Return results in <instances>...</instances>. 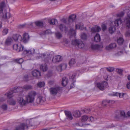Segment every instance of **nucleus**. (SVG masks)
I'll use <instances>...</instances> for the list:
<instances>
[{
	"label": "nucleus",
	"instance_id": "09e8293b",
	"mask_svg": "<svg viewBox=\"0 0 130 130\" xmlns=\"http://www.w3.org/2000/svg\"><path fill=\"white\" fill-rule=\"evenodd\" d=\"M16 61L19 63H22L24 61L23 59L22 58H20L19 59H17Z\"/></svg>",
	"mask_w": 130,
	"mask_h": 130
},
{
	"label": "nucleus",
	"instance_id": "4468645a",
	"mask_svg": "<svg viewBox=\"0 0 130 130\" xmlns=\"http://www.w3.org/2000/svg\"><path fill=\"white\" fill-rule=\"evenodd\" d=\"M101 30L100 27L97 26L92 27L91 29V31L92 33L98 32L100 31Z\"/></svg>",
	"mask_w": 130,
	"mask_h": 130
},
{
	"label": "nucleus",
	"instance_id": "4d7b16f0",
	"mask_svg": "<svg viewBox=\"0 0 130 130\" xmlns=\"http://www.w3.org/2000/svg\"><path fill=\"white\" fill-rule=\"evenodd\" d=\"M108 103H110L111 104H113L115 102V101L112 100H108Z\"/></svg>",
	"mask_w": 130,
	"mask_h": 130
},
{
	"label": "nucleus",
	"instance_id": "680f3d73",
	"mask_svg": "<svg viewBox=\"0 0 130 130\" xmlns=\"http://www.w3.org/2000/svg\"><path fill=\"white\" fill-rule=\"evenodd\" d=\"M51 32V31L50 30H48L46 31L45 32V34H49Z\"/></svg>",
	"mask_w": 130,
	"mask_h": 130
},
{
	"label": "nucleus",
	"instance_id": "6e6552de",
	"mask_svg": "<svg viewBox=\"0 0 130 130\" xmlns=\"http://www.w3.org/2000/svg\"><path fill=\"white\" fill-rule=\"evenodd\" d=\"M111 96L118 97L119 98H123L127 97V95L126 93H119L118 92H112L109 94Z\"/></svg>",
	"mask_w": 130,
	"mask_h": 130
},
{
	"label": "nucleus",
	"instance_id": "8fccbe9b",
	"mask_svg": "<svg viewBox=\"0 0 130 130\" xmlns=\"http://www.w3.org/2000/svg\"><path fill=\"white\" fill-rule=\"evenodd\" d=\"M114 70V68L113 67H109L107 68V70L110 72Z\"/></svg>",
	"mask_w": 130,
	"mask_h": 130
},
{
	"label": "nucleus",
	"instance_id": "b1692460",
	"mask_svg": "<svg viewBox=\"0 0 130 130\" xmlns=\"http://www.w3.org/2000/svg\"><path fill=\"white\" fill-rule=\"evenodd\" d=\"M73 116L77 118L80 117L82 113L79 110H77L74 111L73 113Z\"/></svg>",
	"mask_w": 130,
	"mask_h": 130
},
{
	"label": "nucleus",
	"instance_id": "dca6fc26",
	"mask_svg": "<svg viewBox=\"0 0 130 130\" xmlns=\"http://www.w3.org/2000/svg\"><path fill=\"white\" fill-rule=\"evenodd\" d=\"M67 66V64H62L57 67L58 71L61 72L63 69H65Z\"/></svg>",
	"mask_w": 130,
	"mask_h": 130
},
{
	"label": "nucleus",
	"instance_id": "e2e57ef3",
	"mask_svg": "<svg viewBox=\"0 0 130 130\" xmlns=\"http://www.w3.org/2000/svg\"><path fill=\"white\" fill-rule=\"evenodd\" d=\"M5 100V98H0V101L1 102H3Z\"/></svg>",
	"mask_w": 130,
	"mask_h": 130
},
{
	"label": "nucleus",
	"instance_id": "2f4dec72",
	"mask_svg": "<svg viewBox=\"0 0 130 130\" xmlns=\"http://www.w3.org/2000/svg\"><path fill=\"white\" fill-rule=\"evenodd\" d=\"M117 42L119 45H122L124 42V40L123 37H119L117 40Z\"/></svg>",
	"mask_w": 130,
	"mask_h": 130
},
{
	"label": "nucleus",
	"instance_id": "473e14b6",
	"mask_svg": "<svg viewBox=\"0 0 130 130\" xmlns=\"http://www.w3.org/2000/svg\"><path fill=\"white\" fill-rule=\"evenodd\" d=\"M36 92L34 91H31L29 92L28 95V98H34L36 95Z\"/></svg>",
	"mask_w": 130,
	"mask_h": 130
},
{
	"label": "nucleus",
	"instance_id": "69168bd1",
	"mask_svg": "<svg viewBox=\"0 0 130 130\" xmlns=\"http://www.w3.org/2000/svg\"><path fill=\"white\" fill-rule=\"evenodd\" d=\"M62 21L64 23H66V20L64 19H62Z\"/></svg>",
	"mask_w": 130,
	"mask_h": 130
},
{
	"label": "nucleus",
	"instance_id": "0eeeda50",
	"mask_svg": "<svg viewBox=\"0 0 130 130\" xmlns=\"http://www.w3.org/2000/svg\"><path fill=\"white\" fill-rule=\"evenodd\" d=\"M13 48L15 50L17 51L18 52L23 51L24 54V46L20 44H14L13 45Z\"/></svg>",
	"mask_w": 130,
	"mask_h": 130
},
{
	"label": "nucleus",
	"instance_id": "c9c22d12",
	"mask_svg": "<svg viewBox=\"0 0 130 130\" xmlns=\"http://www.w3.org/2000/svg\"><path fill=\"white\" fill-rule=\"evenodd\" d=\"M0 108L3 111H6L7 109L8 106L6 104H3L0 106Z\"/></svg>",
	"mask_w": 130,
	"mask_h": 130
},
{
	"label": "nucleus",
	"instance_id": "7c9ffc66",
	"mask_svg": "<svg viewBox=\"0 0 130 130\" xmlns=\"http://www.w3.org/2000/svg\"><path fill=\"white\" fill-rule=\"evenodd\" d=\"M59 28L61 31H63L64 30L65 32H66L67 30V28L64 25H63L62 24H61L59 25Z\"/></svg>",
	"mask_w": 130,
	"mask_h": 130
},
{
	"label": "nucleus",
	"instance_id": "9d476101",
	"mask_svg": "<svg viewBox=\"0 0 130 130\" xmlns=\"http://www.w3.org/2000/svg\"><path fill=\"white\" fill-rule=\"evenodd\" d=\"M79 72H81L82 73L83 72H80V70H78L76 72V74H74L71 77V78H70L72 82H73L71 84V88H73L74 87L75 85L74 83L76 81L75 77L76 76V75H77V74H78V73Z\"/></svg>",
	"mask_w": 130,
	"mask_h": 130
},
{
	"label": "nucleus",
	"instance_id": "ea45409f",
	"mask_svg": "<svg viewBox=\"0 0 130 130\" xmlns=\"http://www.w3.org/2000/svg\"><path fill=\"white\" fill-rule=\"evenodd\" d=\"M76 63L75 59H71L69 63V64L70 66H72Z\"/></svg>",
	"mask_w": 130,
	"mask_h": 130
},
{
	"label": "nucleus",
	"instance_id": "a878e982",
	"mask_svg": "<svg viewBox=\"0 0 130 130\" xmlns=\"http://www.w3.org/2000/svg\"><path fill=\"white\" fill-rule=\"evenodd\" d=\"M116 46V43H112L108 46H106L105 48L107 50H109L110 49H112L115 47Z\"/></svg>",
	"mask_w": 130,
	"mask_h": 130
},
{
	"label": "nucleus",
	"instance_id": "774afa93",
	"mask_svg": "<svg viewBox=\"0 0 130 130\" xmlns=\"http://www.w3.org/2000/svg\"><path fill=\"white\" fill-rule=\"evenodd\" d=\"M127 78L128 80H130V75H128V76Z\"/></svg>",
	"mask_w": 130,
	"mask_h": 130
},
{
	"label": "nucleus",
	"instance_id": "a19ab883",
	"mask_svg": "<svg viewBox=\"0 0 130 130\" xmlns=\"http://www.w3.org/2000/svg\"><path fill=\"white\" fill-rule=\"evenodd\" d=\"M8 30L9 29L7 28H4L3 29L2 32V34L3 35H5L7 34L8 32Z\"/></svg>",
	"mask_w": 130,
	"mask_h": 130
},
{
	"label": "nucleus",
	"instance_id": "13d9d810",
	"mask_svg": "<svg viewBox=\"0 0 130 130\" xmlns=\"http://www.w3.org/2000/svg\"><path fill=\"white\" fill-rule=\"evenodd\" d=\"M123 52L122 51H119L118 52V55H120L121 54H123Z\"/></svg>",
	"mask_w": 130,
	"mask_h": 130
},
{
	"label": "nucleus",
	"instance_id": "e433bc0d",
	"mask_svg": "<svg viewBox=\"0 0 130 130\" xmlns=\"http://www.w3.org/2000/svg\"><path fill=\"white\" fill-rule=\"evenodd\" d=\"M91 111V109L89 108H86L85 109H83L81 110L82 112L85 113H90Z\"/></svg>",
	"mask_w": 130,
	"mask_h": 130
},
{
	"label": "nucleus",
	"instance_id": "4c0bfd02",
	"mask_svg": "<svg viewBox=\"0 0 130 130\" xmlns=\"http://www.w3.org/2000/svg\"><path fill=\"white\" fill-rule=\"evenodd\" d=\"M23 90H26L31 89L32 88V87L30 85H26L24 86L23 87Z\"/></svg>",
	"mask_w": 130,
	"mask_h": 130
},
{
	"label": "nucleus",
	"instance_id": "a18cd8bd",
	"mask_svg": "<svg viewBox=\"0 0 130 130\" xmlns=\"http://www.w3.org/2000/svg\"><path fill=\"white\" fill-rule=\"evenodd\" d=\"M56 37L58 39H60L62 37V35L59 32H57L56 33Z\"/></svg>",
	"mask_w": 130,
	"mask_h": 130
},
{
	"label": "nucleus",
	"instance_id": "f704fd0d",
	"mask_svg": "<svg viewBox=\"0 0 130 130\" xmlns=\"http://www.w3.org/2000/svg\"><path fill=\"white\" fill-rule=\"evenodd\" d=\"M94 41L96 42L100 41L101 39L99 35L98 34H96V36L94 37Z\"/></svg>",
	"mask_w": 130,
	"mask_h": 130
},
{
	"label": "nucleus",
	"instance_id": "49530a36",
	"mask_svg": "<svg viewBox=\"0 0 130 130\" xmlns=\"http://www.w3.org/2000/svg\"><path fill=\"white\" fill-rule=\"evenodd\" d=\"M108 103V100H105L103 101L102 105L103 106L105 107Z\"/></svg>",
	"mask_w": 130,
	"mask_h": 130
},
{
	"label": "nucleus",
	"instance_id": "c03bdc74",
	"mask_svg": "<svg viewBox=\"0 0 130 130\" xmlns=\"http://www.w3.org/2000/svg\"><path fill=\"white\" fill-rule=\"evenodd\" d=\"M37 85L38 87H41L44 86L45 83L44 82H40Z\"/></svg>",
	"mask_w": 130,
	"mask_h": 130
},
{
	"label": "nucleus",
	"instance_id": "338daca9",
	"mask_svg": "<svg viewBox=\"0 0 130 130\" xmlns=\"http://www.w3.org/2000/svg\"><path fill=\"white\" fill-rule=\"evenodd\" d=\"M127 115L129 117H130V111H129L127 113Z\"/></svg>",
	"mask_w": 130,
	"mask_h": 130
},
{
	"label": "nucleus",
	"instance_id": "37998d69",
	"mask_svg": "<svg viewBox=\"0 0 130 130\" xmlns=\"http://www.w3.org/2000/svg\"><path fill=\"white\" fill-rule=\"evenodd\" d=\"M36 26H42L43 25V23L42 22L37 21L35 23Z\"/></svg>",
	"mask_w": 130,
	"mask_h": 130
},
{
	"label": "nucleus",
	"instance_id": "20e7f679",
	"mask_svg": "<svg viewBox=\"0 0 130 130\" xmlns=\"http://www.w3.org/2000/svg\"><path fill=\"white\" fill-rule=\"evenodd\" d=\"M5 6L4 2H0V15L3 19H8L10 17V14L9 12H7Z\"/></svg>",
	"mask_w": 130,
	"mask_h": 130
},
{
	"label": "nucleus",
	"instance_id": "4be33fe9",
	"mask_svg": "<svg viewBox=\"0 0 130 130\" xmlns=\"http://www.w3.org/2000/svg\"><path fill=\"white\" fill-rule=\"evenodd\" d=\"M76 18V15L75 14H72L69 17L68 21L69 23H71L74 22Z\"/></svg>",
	"mask_w": 130,
	"mask_h": 130
},
{
	"label": "nucleus",
	"instance_id": "6e6d98bb",
	"mask_svg": "<svg viewBox=\"0 0 130 130\" xmlns=\"http://www.w3.org/2000/svg\"><path fill=\"white\" fill-rule=\"evenodd\" d=\"M120 114L121 116L124 117L125 116V113L123 111H122L120 112Z\"/></svg>",
	"mask_w": 130,
	"mask_h": 130
},
{
	"label": "nucleus",
	"instance_id": "2eb2a0df",
	"mask_svg": "<svg viewBox=\"0 0 130 130\" xmlns=\"http://www.w3.org/2000/svg\"><path fill=\"white\" fill-rule=\"evenodd\" d=\"M32 75L37 78H39L41 76L40 72L37 70H34L32 72Z\"/></svg>",
	"mask_w": 130,
	"mask_h": 130
},
{
	"label": "nucleus",
	"instance_id": "3c124183",
	"mask_svg": "<svg viewBox=\"0 0 130 130\" xmlns=\"http://www.w3.org/2000/svg\"><path fill=\"white\" fill-rule=\"evenodd\" d=\"M81 38L83 39H86L87 35L85 33H83L81 34Z\"/></svg>",
	"mask_w": 130,
	"mask_h": 130
},
{
	"label": "nucleus",
	"instance_id": "864d4df0",
	"mask_svg": "<svg viewBox=\"0 0 130 130\" xmlns=\"http://www.w3.org/2000/svg\"><path fill=\"white\" fill-rule=\"evenodd\" d=\"M116 71L120 75H122L123 71V70L122 69H116Z\"/></svg>",
	"mask_w": 130,
	"mask_h": 130
},
{
	"label": "nucleus",
	"instance_id": "ddd939ff",
	"mask_svg": "<svg viewBox=\"0 0 130 130\" xmlns=\"http://www.w3.org/2000/svg\"><path fill=\"white\" fill-rule=\"evenodd\" d=\"M62 57L60 55H57L54 56L53 59L52 61L54 63H56L57 62H59L62 60Z\"/></svg>",
	"mask_w": 130,
	"mask_h": 130
},
{
	"label": "nucleus",
	"instance_id": "bf43d9fd",
	"mask_svg": "<svg viewBox=\"0 0 130 130\" xmlns=\"http://www.w3.org/2000/svg\"><path fill=\"white\" fill-rule=\"evenodd\" d=\"M127 87L128 89H130V82L127 84Z\"/></svg>",
	"mask_w": 130,
	"mask_h": 130
},
{
	"label": "nucleus",
	"instance_id": "c756f323",
	"mask_svg": "<svg viewBox=\"0 0 130 130\" xmlns=\"http://www.w3.org/2000/svg\"><path fill=\"white\" fill-rule=\"evenodd\" d=\"M68 83V79L66 77H64L62 78V84L63 86H65Z\"/></svg>",
	"mask_w": 130,
	"mask_h": 130
},
{
	"label": "nucleus",
	"instance_id": "412c9836",
	"mask_svg": "<svg viewBox=\"0 0 130 130\" xmlns=\"http://www.w3.org/2000/svg\"><path fill=\"white\" fill-rule=\"evenodd\" d=\"M13 39L10 37H8L6 40L5 44L7 45H10L13 42Z\"/></svg>",
	"mask_w": 130,
	"mask_h": 130
},
{
	"label": "nucleus",
	"instance_id": "f03ea898",
	"mask_svg": "<svg viewBox=\"0 0 130 130\" xmlns=\"http://www.w3.org/2000/svg\"><path fill=\"white\" fill-rule=\"evenodd\" d=\"M124 14L123 12H121L117 14V17L118 18L116 19L114 22V26H110L109 29V32L110 34H112L116 30V27H118L121 24L122 22V20L121 19V18L123 17Z\"/></svg>",
	"mask_w": 130,
	"mask_h": 130
},
{
	"label": "nucleus",
	"instance_id": "cd10ccee",
	"mask_svg": "<svg viewBox=\"0 0 130 130\" xmlns=\"http://www.w3.org/2000/svg\"><path fill=\"white\" fill-rule=\"evenodd\" d=\"M76 31L73 29L72 28L71 29L69 32V34L70 35V37L73 36L75 38L76 35Z\"/></svg>",
	"mask_w": 130,
	"mask_h": 130
},
{
	"label": "nucleus",
	"instance_id": "a211bd4d",
	"mask_svg": "<svg viewBox=\"0 0 130 130\" xmlns=\"http://www.w3.org/2000/svg\"><path fill=\"white\" fill-rule=\"evenodd\" d=\"M7 103L9 105H14L16 104V101L12 98H8L7 100Z\"/></svg>",
	"mask_w": 130,
	"mask_h": 130
},
{
	"label": "nucleus",
	"instance_id": "7ed1b4c3",
	"mask_svg": "<svg viewBox=\"0 0 130 130\" xmlns=\"http://www.w3.org/2000/svg\"><path fill=\"white\" fill-rule=\"evenodd\" d=\"M23 91V88L22 87H16L13 88L12 90L7 92L3 94L1 98L7 97L12 98L14 96V93H17L22 92Z\"/></svg>",
	"mask_w": 130,
	"mask_h": 130
},
{
	"label": "nucleus",
	"instance_id": "f8f14e48",
	"mask_svg": "<svg viewBox=\"0 0 130 130\" xmlns=\"http://www.w3.org/2000/svg\"><path fill=\"white\" fill-rule=\"evenodd\" d=\"M60 88L57 87L55 88H51L50 89V90L51 94L53 95H56L58 91L60 89Z\"/></svg>",
	"mask_w": 130,
	"mask_h": 130
},
{
	"label": "nucleus",
	"instance_id": "393cba45",
	"mask_svg": "<svg viewBox=\"0 0 130 130\" xmlns=\"http://www.w3.org/2000/svg\"><path fill=\"white\" fill-rule=\"evenodd\" d=\"M125 22L126 24V26L128 28L130 27V17H127L125 18L124 19Z\"/></svg>",
	"mask_w": 130,
	"mask_h": 130
},
{
	"label": "nucleus",
	"instance_id": "c85d7f7f",
	"mask_svg": "<svg viewBox=\"0 0 130 130\" xmlns=\"http://www.w3.org/2000/svg\"><path fill=\"white\" fill-rule=\"evenodd\" d=\"M102 45H100L98 44H93L91 45V48L93 50H98L99 49L100 47H102Z\"/></svg>",
	"mask_w": 130,
	"mask_h": 130
},
{
	"label": "nucleus",
	"instance_id": "5fc2aeb1",
	"mask_svg": "<svg viewBox=\"0 0 130 130\" xmlns=\"http://www.w3.org/2000/svg\"><path fill=\"white\" fill-rule=\"evenodd\" d=\"M102 27L103 31H104L106 29V26L104 24H103L102 25Z\"/></svg>",
	"mask_w": 130,
	"mask_h": 130
},
{
	"label": "nucleus",
	"instance_id": "052dcab7",
	"mask_svg": "<svg viewBox=\"0 0 130 130\" xmlns=\"http://www.w3.org/2000/svg\"><path fill=\"white\" fill-rule=\"evenodd\" d=\"M90 120L92 122L94 121L95 119H94V118L93 117L91 116L90 117Z\"/></svg>",
	"mask_w": 130,
	"mask_h": 130
},
{
	"label": "nucleus",
	"instance_id": "603ef678",
	"mask_svg": "<svg viewBox=\"0 0 130 130\" xmlns=\"http://www.w3.org/2000/svg\"><path fill=\"white\" fill-rule=\"evenodd\" d=\"M125 36L130 38V30H128L126 31L125 34Z\"/></svg>",
	"mask_w": 130,
	"mask_h": 130
},
{
	"label": "nucleus",
	"instance_id": "6ab92c4d",
	"mask_svg": "<svg viewBox=\"0 0 130 130\" xmlns=\"http://www.w3.org/2000/svg\"><path fill=\"white\" fill-rule=\"evenodd\" d=\"M75 27L76 29H80L82 30H83L84 29H85V30L86 29V27L84 28L83 27V24L82 23H79L78 25L76 24Z\"/></svg>",
	"mask_w": 130,
	"mask_h": 130
},
{
	"label": "nucleus",
	"instance_id": "aec40b11",
	"mask_svg": "<svg viewBox=\"0 0 130 130\" xmlns=\"http://www.w3.org/2000/svg\"><path fill=\"white\" fill-rule=\"evenodd\" d=\"M45 101V98H37L36 102L38 104L42 105Z\"/></svg>",
	"mask_w": 130,
	"mask_h": 130
},
{
	"label": "nucleus",
	"instance_id": "5701e85b",
	"mask_svg": "<svg viewBox=\"0 0 130 130\" xmlns=\"http://www.w3.org/2000/svg\"><path fill=\"white\" fill-rule=\"evenodd\" d=\"M12 37L13 39L15 41H17L19 39L21 40L22 38L21 36L20 35L18 34L13 35Z\"/></svg>",
	"mask_w": 130,
	"mask_h": 130
},
{
	"label": "nucleus",
	"instance_id": "1a4fd4ad",
	"mask_svg": "<svg viewBox=\"0 0 130 130\" xmlns=\"http://www.w3.org/2000/svg\"><path fill=\"white\" fill-rule=\"evenodd\" d=\"M108 83L106 81H104L101 83H98L97 85L98 87L100 90H103L105 87H107L108 86Z\"/></svg>",
	"mask_w": 130,
	"mask_h": 130
},
{
	"label": "nucleus",
	"instance_id": "f257e3e1",
	"mask_svg": "<svg viewBox=\"0 0 130 130\" xmlns=\"http://www.w3.org/2000/svg\"><path fill=\"white\" fill-rule=\"evenodd\" d=\"M37 50H35L33 48H31L29 50H24V54L26 55H37L38 56H39V57L38 58L39 59L42 58L43 60H44L46 62H47L49 61V58L47 57L48 56V55H46L45 54H39ZM37 59L38 58H37Z\"/></svg>",
	"mask_w": 130,
	"mask_h": 130
},
{
	"label": "nucleus",
	"instance_id": "0e129e2a",
	"mask_svg": "<svg viewBox=\"0 0 130 130\" xmlns=\"http://www.w3.org/2000/svg\"><path fill=\"white\" fill-rule=\"evenodd\" d=\"M54 82L52 81H50L48 83L50 85H52L53 84Z\"/></svg>",
	"mask_w": 130,
	"mask_h": 130
},
{
	"label": "nucleus",
	"instance_id": "bb28decb",
	"mask_svg": "<svg viewBox=\"0 0 130 130\" xmlns=\"http://www.w3.org/2000/svg\"><path fill=\"white\" fill-rule=\"evenodd\" d=\"M65 114L67 118L70 120L73 119V117L71 112L69 111H66L65 112Z\"/></svg>",
	"mask_w": 130,
	"mask_h": 130
},
{
	"label": "nucleus",
	"instance_id": "58836bf2",
	"mask_svg": "<svg viewBox=\"0 0 130 130\" xmlns=\"http://www.w3.org/2000/svg\"><path fill=\"white\" fill-rule=\"evenodd\" d=\"M89 117L87 115L83 116L82 117L81 120L82 122H85L88 119Z\"/></svg>",
	"mask_w": 130,
	"mask_h": 130
},
{
	"label": "nucleus",
	"instance_id": "39448f33",
	"mask_svg": "<svg viewBox=\"0 0 130 130\" xmlns=\"http://www.w3.org/2000/svg\"><path fill=\"white\" fill-rule=\"evenodd\" d=\"M34 100V98H18V102L20 106L22 107L28 103H31Z\"/></svg>",
	"mask_w": 130,
	"mask_h": 130
},
{
	"label": "nucleus",
	"instance_id": "79ce46f5",
	"mask_svg": "<svg viewBox=\"0 0 130 130\" xmlns=\"http://www.w3.org/2000/svg\"><path fill=\"white\" fill-rule=\"evenodd\" d=\"M57 22V20L55 19H54L51 20L49 23L51 24L54 25Z\"/></svg>",
	"mask_w": 130,
	"mask_h": 130
},
{
	"label": "nucleus",
	"instance_id": "de8ad7c7",
	"mask_svg": "<svg viewBox=\"0 0 130 130\" xmlns=\"http://www.w3.org/2000/svg\"><path fill=\"white\" fill-rule=\"evenodd\" d=\"M24 80L25 81H28L31 79L30 78V77L28 75H26L24 76Z\"/></svg>",
	"mask_w": 130,
	"mask_h": 130
},
{
	"label": "nucleus",
	"instance_id": "423d86ee",
	"mask_svg": "<svg viewBox=\"0 0 130 130\" xmlns=\"http://www.w3.org/2000/svg\"><path fill=\"white\" fill-rule=\"evenodd\" d=\"M71 43L72 45L77 46L80 48H83L85 46L83 42L78 39L73 40L72 41Z\"/></svg>",
	"mask_w": 130,
	"mask_h": 130
},
{
	"label": "nucleus",
	"instance_id": "9b49d317",
	"mask_svg": "<svg viewBox=\"0 0 130 130\" xmlns=\"http://www.w3.org/2000/svg\"><path fill=\"white\" fill-rule=\"evenodd\" d=\"M28 127V126L27 124L22 123L17 127L15 130H24L27 129Z\"/></svg>",
	"mask_w": 130,
	"mask_h": 130
},
{
	"label": "nucleus",
	"instance_id": "f3484780",
	"mask_svg": "<svg viewBox=\"0 0 130 130\" xmlns=\"http://www.w3.org/2000/svg\"><path fill=\"white\" fill-rule=\"evenodd\" d=\"M29 36L27 33L25 32L23 35V38L22 39L23 42L26 43L28 40Z\"/></svg>",
	"mask_w": 130,
	"mask_h": 130
},
{
	"label": "nucleus",
	"instance_id": "72a5a7b5",
	"mask_svg": "<svg viewBox=\"0 0 130 130\" xmlns=\"http://www.w3.org/2000/svg\"><path fill=\"white\" fill-rule=\"evenodd\" d=\"M41 69L43 71H46L47 69V67L45 63L44 64H42L40 67Z\"/></svg>",
	"mask_w": 130,
	"mask_h": 130
}]
</instances>
